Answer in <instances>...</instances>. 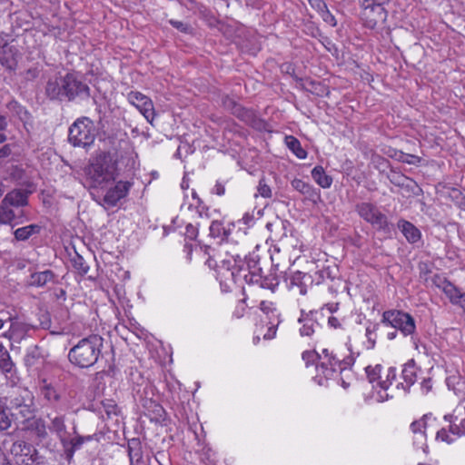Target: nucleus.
I'll return each instance as SVG.
<instances>
[{"mask_svg":"<svg viewBox=\"0 0 465 465\" xmlns=\"http://www.w3.org/2000/svg\"><path fill=\"white\" fill-rule=\"evenodd\" d=\"M6 108L12 114V115L17 117L24 124L25 126L26 124H32V114L25 106H23L17 101L11 100L6 104Z\"/></svg>","mask_w":465,"mask_h":465,"instance_id":"20","label":"nucleus"},{"mask_svg":"<svg viewBox=\"0 0 465 465\" xmlns=\"http://www.w3.org/2000/svg\"><path fill=\"white\" fill-rule=\"evenodd\" d=\"M441 291L446 294L452 304H458L459 295L462 293L458 287H456L452 282H449L443 286Z\"/></svg>","mask_w":465,"mask_h":465,"instance_id":"40","label":"nucleus"},{"mask_svg":"<svg viewBox=\"0 0 465 465\" xmlns=\"http://www.w3.org/2000/svg\"><path fill=\"white\" fill-rule=\"evenodd\" d=\"M170 25H172L174 28L179 30L182 33H189L191 31V26L188 24H185L182 21H177L171 19L169 21Z\"/></svg>","mask_w":465,"mask_h":465,"instance_id":"53","label":"nucleus"},{"mask_svg":"<svg viewBox=\"0 0 465 465\" xmlns=\"http://www.w3.org/2000/svg\"><path fill=\"white\" fill-rule=\"evenodd\" d=\"M355 211L361 219L370 223L374 229L384 232H391V224L388 217L375 204L368 202L359 203L355 205Z\"/></svg>","mask_w":465,"mask_h":465,"instance_id":"5","label":"nucleus"},{"mask_svg":"<svg viewBox=\"0 0 465 465\" xmlns=\"http://www.w3.org/2000/svg\"><path fill=\"white\" fill-rule=\"evenodd\" d=\"M431 419V414H425L420 420H415L411 424V431L413 434L417 435L420 441H423L426 439V428L428 421Z\"/></svg>","mask_w":465,"mask_h":465,"instance_id":"29","label":"nucleus"},{"mask_svg":"<svg viewBox=\"0 0 465 465\" xmlns=\"http://www.w3.org/2000/svg\"><path fill=\"white\" fill-rule=\"evenodd\" d=\"M14 39L9 41L0 35V64L8 71H15L18 64L20 52L12 45Z\"/></svg>","mask_w":465,"mask_h":465,"instance_id":"10","label":"nucleus"},{"mask_svg":"<svg viewBox=\"0 0 465 465\" xmlns=\"http://www.w3.org/2000/svg\"><path fill=\"white\" fill-rule=\"evenodd\" d=\"M213 193L220 196L223 195L225 193V188L223 184H222L221 183H216L213 188Z\"/></svg>","mask_w":465,"mask_h":465,"instance_id":"64","label":"nucleus"},{"mask_svg":"<svg viewBox=\"0 0 465 465\" xmlns=\"http://www.w3.org/2000/svg\"><path fill=\"white\" fill-rule=\"evenodd\" d=\"M49 420V424L47 426L48 430L56 435V437L60 440L61 444L63 443V440L67 438V430L65 425V416L64 415H55L51 416L47 415Z\"/></svg>","mask_w":465,"mask_h":465,"instance_id":"19","label":"nucleus"},{"mask_svg":"<svg viewBox=\"0 0 465 465\" xmlns=\"http://www.w3.org/2000/svg\"><path fill=\"white\" fill-rule=\"evenodd\" d=\"M298 322L302 324L300 328L301 336L311 337L320 327L319 323L310 317L309 314H306L305 317L302 316L299 318Z\"/></svg>","mask_w":465,"mask_h":465,"instance_id":"28","label":"nucleus"},{"mask_svg":"<svg viewBox=\"0 0 465 465\" xmlns=\"http://www.w3.org/2000/svg\"><path fill=\"white\" fill-rule=\"evenodd\" d=\"M232 114L252 128L261 130L264 126V122L256 115L254 111L245 108L240 104Z\"/></svg>","mask_w":465,"mask_h":465,"instance_id":"16","label":"nucleus"},{"mask_svg":"<svg viewBox=\"0 0 465 465\" xmlns=\"http://www.w3.org/2000/svg\"><path fill=\"white\" fill-rule=\"evenodd\" d=\"M401 188L403 190L402 194L407 197L411 195L419 196L422 193L421 188L414 180L411 179L410 177L407 179V182L404 183V185L401 186Z\"/></svg>","mask_w":465,"mask_h":465,"instance_id":"38","label":"nucleus"},{"mask_svg":"<svg viewBox=\"0 0 465 465\" xmlns=\"http://www.w3.org/2000/svg\"><path fill=\"white\" fill-rule=\"evenodd\" d=\"M361 19L365 27L374 29L386 23L388 18L387 8L371 5H361Z\"/></svg>","mask_w":465,"mask_h":465,"instance_id":"11","label":"nucleus"},{"mask_svg":"<svg viewBox=\"0 0 465 465\" xmlns=\"http://www.w3.org/2000/svg\"><path fill=\"white\" fill-rule=\"evenodd\" d=\"M40 70L37 67H32L25 72V79L27 81H34L39 77Z\"/></svg>","mask_w":465,"mask_h":465,"instance_id":"55","label":"nucleus"},{"mask_svg":"<svg viewBox=\"0 0 465 465\" xmlns=\"http://www.w3.org/2000/svg\"><path fill=\"white\" fill-rule=\"evenodd\" d=\"M312 177L322 188H329L332 183V178L325 173L321 165H317L312 170Z\"/></svg>","mask_w":465,"mask_h":465,"instance_id":"31","label":"nucleus"},{"mask_svg":"<svg viewBox=\"0 0 465 465\" xmlns=\"http://www.w3.org/2000/svg\"><path fill=\"white\" fill-rule=\"evenodd\" d=\"M431 282H432L433 285H435L439 289L442 290L443 286L445 284H447L450 281H448L447 278H445L440 274H434L431 277Z\"/></svg>","mask_w":465,"mask_h":465,"instance_id":"54","label":"nucleus"},{"mask_svg":"<svg viewBox=\"0 0 465 465\" xmlns=\"http://www.w3.org/2000/svg\"><path fill=\"white\" fill-rule=\"evenodd\" d=\"M94 127L88 117L76 119L69 128L68 140L74 146L86 147L94 141Z\"/></svg>","mask_w":465,"mask_h":465,"instance_id":"4","label":"nucleus"},{"mask_svg":"<svg viewBox=\"0 0 465 465\" xmlns=\"http://www.w3.org/2000/svg\"><path fill=\"white\" fill-rule=\"evenodd\" d=\"M198 235V228L197 226L193 225L192 223H188L185 227V236L190 240L196 239Z\"/></svg>","mask_w":465,"mask_h":465,"instance_id":"56","label":"nucleus"},{"mask_svg":"<svg viewBox=\"0 0 465 465\" xmlns=\"http://www.w3.org/2000/svg\"><path fill=\"white\" fill-rule=\"evenodd\" d=\"M84 172L89 188H106L118 175L117 159L111 152H100L90 160Z\"/></svg>","mask_w":465,"mask_h":465,"instance_id":"1","label":"nucleus"},{"mask_svg":"<svg viewBox=\"0 0 465 465\" xmlns=\"http://www.w3.org/2000/svg\"><path fill=\"white\" fill-rule=\"evenodd\" d=\"M45 94L50 101L68 103L67 73L49 78L45 87Z\"/></svg>","mask_w":465,"mask_h":465,"instance_id":"8","label":"nucleus"},{"mask_svg":"<svg viewBox=\"0 0 465 465\" xmlns=\"http://www.w3.org/2000/svg\"><path fill=\"white\" fill-rule=\"evenodd\" d=\"M391 4V0H362L361 5H371V6H380L383 8H387V6Z\"/></svg>","mask_w":465,"mask_h":465,"instance_id":"52","label":"nucleus"},{"mask_svg":"<svg viewBox=\"0 0 465 465\" xmlns=\"http://www.w3.org/2000/svg\"><path fill=\"white\" fill-rule=\"evenodd\" d=\"M354 359L351 356L346 357L343 360H340L339 367L341 371L345 370L347 367H350L353 364Z\"/></svg>","mask_w":465,"mask_h":465,"instance_id":"61","label":"nucleus"},{"mask_svg":"<svg viewBox=\"0 0 465 465\" xmlns=\"http://www.w3.org/2000/svg\"><path fill=\"white\" fill-rule=\"evenodd\" d=\"M11 154V147L9 144H5L0 148V159L5 158Z\"/></svg>","mask_w":465,"mask_h":465,"instance_id":"63","label":"nucleus"},{"mask_svg":"<svg viewBox=\"0 0 465 465\" xmlns=\"http://www.w3.org/2000/svg\"><path fill=\"white\" fill-rule=\"evenodd\" d=\"M386 326L399 330L404 336L412 335L416 325L413 317L403 311L389 310L382 313L381 322Z\"/></svg>","mask_w":465,"mask_h":465,"instance_id":"7","label":"nucleus"},{"mask_svg":"<svg viewBox=\"0 0 465 465\" xmlns=\"http://www.w3.org/2000/svg\"><path fill=\"white\" fill-rule=\"evenodd\" d=\"M10 453L17 465H42L45 458L31 444L23 440L13 442Z\"/></svg>","mask_w":465,"mask_h":465,"instance_id":"6","label":"nucleus"},{"mask_svg":"<svg viewBox=\"0 0 465 465\" xmlns=\"http://www.w3.org/2000/svg\"><path fill=\"white\" fill-rule=\"evenodd\" d=\"M402 378L408 386L412 385L416 381V368L413 360L404 365L402 370Z\"/></svg>","mask_w":465,"mask_h":465,"instance_id":"39","label":"nucleus"},{"mask_svg":"<svg viewBox=\"0 0 465 465\" xmlns=\"http://www.w3.org/2000/svg\"><path fill=\"white\" fill-rule=\"evenodd\" d=\"M28 193L29 192L22 189L13 190L5 195L4 201L11 206H25L28 203Z\"/></svg>","mask_w":465,"mask_h":465,"instance_id":"25","label":"nucleus"},{"mask_svg":"<svg viewBox=\"0 0 465 465\" xmlns=\"http://www.w3.org/2000/svg\"><path fill=\"white\" fill-rule=\"evenodd\" d=\"M104 338L98 334H92L81 339L72 347L68 353L71 363L80 368L94 366L102 355Z\"/></svg>","mask_w":465,"mask_h":465,"instance_id":"2","label":"nucleus"},{"mask_svg":"<svg viewBox=\"0 0 465 465\" xmlns=\"http://www.w3.org/2000/svg\"><path fill=\"white\" fill-rule=\"evenodd\" d=\"M133 183L130 182L119 181L116 184L110 188L104 196V202L107 205L115 206L118 202L124 198L132 187Z\"/></svg>","mask_w":465,"mask_h":465,"instance_id":"15","label":"nucleus"},{"mask_svg":"<svg viewBox=\"0 0 465 465\" xmlns=\"http://www.w3.org/2000/svg\"><path fill=\"white\" fill-rule=\"evenodd\" d=\"M7 126V122L5 116L0 115V143H3L6 140V136L5 134V131Z\"/></svg>","mask_w":465,"mask_h":465,"instance_id":"59","label":"nucleus"},{"mask_svg":"<svg viewBox=\"0 0 465 465\" xmlns=\"http://www.w3.org/2000/svg\"><path fill=\"white\" fill-rule=\"evenodd\" d=\"M15 367L8 351L0 343V370L4 373H10Z\"/></svg>","mask_w":465,"mask_h":465,"instance_id":"35","label":"nucleus"},{"mask_svg":"<svg viewBox=\"0 0 465 465\" xmlns=\"http://www.w3.org/2000/svg\"><path fill=\"white\" fill-rule=\"evenodd\" d=\"M230 234V230H226L223 223L219 221L212 222L210 225V236L214 239H220L221 241H224L228 238Z\"/></svg>","mask_w":465,"mask_h":465,"instance_id":"36","label":"nucleus"},{"mask_svg":"<svg viewBox=\"0 0 465 465\" xmlns=\"http://www.w3.org/2000/svg\"><path fill=\"white\" fill-rule=\"evenodd\" d=\"M2 400L15 420L32 416L35 412L34 396L26 388H13Z\"/></svg>","mask_w":465,"mask_h":465,"instance_id":"3","label":"nucleus"},{"mask_svg":"<svg viewBox=\"0 0 465 465\" xmlns=\"http://www.w3.org/2000/svg\"><path fill=\"white\" fill-rule=\"evenodd\" d=\"M340 359H338L335 355L330 356L325 361H322L320 365L317 366L318 369H321L322 374L328 378L331 376L336 369V366H339Z\"/></svg>","mask_w":465,"mask_h":465,"instance_id":"33","label":"nucleus"},{"mask_svg":"<svg viewBox=\"0 0 465 465\" xmlns=\"http://www.w3.org/2000/svg\"><path fill=\"white\" fill-rule=\"evenodd\" d=\"M232 114L252 128L261 130L264 126V122L256 115L254 111L245 108L240 104Z\"/></svg>","mask_w":465,"mask_h":465,"instance_id":"17","label":"nucleus"},{"mask_svg":"<svg viewBox=\"0 0 465 465\" xmlns=\"http://www.w3.org/2000/svg\"><path fill=\"white\" fill-rule=\"evenodd\" d=\"M381 369L382 367L380 364L376 365L375 367H366L365 371L370 382H374L378 380L380 381L381 380Z\"/></svg>","mask_w":465,"mask_h":465,"instance_id":"44","label":"nucleus"},{"mask_svg":"<svg viewBox=\"0 0 465 465\" xmlns=\"http://www.w3.org/2000/svg\"><path fill=\"white\" fill-rule=\"evenodd\" d=\"M24 361L27 368L36 367L43 363L44 354L42 349L38 345L28 348Z\"/></svg>","mask_w":465,"mask_h":465,"instance_id":"26","label":"nucleus"},{"mask_svg":"<svg viewBox=\"0 0 465 465\" xmlns=\"http://www.w3.org/2000/svg\"><path fill=\"white\" fill-rule=\"evenodd\" d=\"M54 273L51 270L34 272L30 275L29 284L35 287H44L47 282H54Z\"/></svg>","mask_w":465,"mask_h":465,"instance_id":"27","label":"nucleus"},{"mask_svg":"<svg viewBox=\"0 0 465 465\" xmlns=\"http://www.w3.org/2000/svg\"><path fill=\"white\" fill-rule=\"evenodd\" d=\"M398 227L410 243H415L420 240L421 233L413 223L401 219L398 222Z\"/></svg>","mask_w":465,"mask_h":465,"instance_id":"22","label":"nucleus"},{"mask_svg":"<svg viewBox=\"0 0 465 465\" xmlns=\"http://www.w3.org/2000/svg\"><path fill=\"white\" fill-rule=\"evenodd\" d=\"M128 456L131 465H139L143 462V448L141 440L133 438L128 440Z\"/></svg>","mask_w":465,"mask_h":465,"instance_id":"24","label":"nucleus"},{"mask_svg":"<svg viewBox=\"0 0 465 465\" xmlns=\"http://www.w3.org/2000/svg\"><path fill=\"white\" fill-rule=\"evenodd\" d=\"M193 197L196 201V205L194 206L193 203H190L189 206L187 207V209L188 210L194 209L200 218H203V216H205L207 218L208 217V213H207L208 208L203 204V201L199 197H197L195 192H193Z\"/></svg>","mask_w":465,"mask_h":465,"instance_id":"42","label":"nucleus"},{"mask_svg":"<svg viewBox=\"0 0 465 465\" xmlns=\"http://www.w3.org/2000/svg\"><path fill=\"white\" fill-rule=\"evenodd\" d=\"M247 271L248 270L239 268V270L237 271V273L232 272V275L233 277H242L246 282H258L257 279L254 280V278L257 277V274L255 272H248V273H246Z\"/></svg>","mask_w":465,"mask_h":465,"instance_id":"47","label":"nucleus"},{"mask_svg":"<svg viewBox=\"0 0 465 465\" xmlns=\"http://www.w3.org/2000/svg\"><path fill=\"white\" fill-rule=\"evenodd\" d=\"M41 394L51 405L55 406L62 401V395L59 391L52 384H45L41 388Z\"/></svg>","mask_w":465,"mask_h":465,"instance_id":"30","label":"nucleus"},{"mask_svg":"<svg viewBox=\"0 0 465 465\" xmlns=\"http://www.w3.org/2000/svg\"><path fill=\"white\" fill-rule=\"evenodd\" d=\"M10 206L4 200L2 201L0 205V223H11L15 218V214Z\"/></svg>","mask_w":465,"mask_h":465,"instance_id":"41","label":"nucleus"},{"mask_svg":"<svg viewBox=\"0 0 465 465\" xmlns=\"http://www.w3.org/2000/svg\"><path fill=\"white\" fill-rule=\"evenodd\" d=\"M291 184L295 191L299 192L310 201L316 202V199L319 198L318 191L309 183L301 179H293Z\"/></svg>","mask_w":465,"mask_h":465,"instance_id":"21","label":"nucleus"},{"mask_svg":"<svg viewBox=\"0 0 465 465\" xmlns=\"http://www.w3.org/2000/svg\"><path fill=\"white\" fill-rule=\"evenodd\" d=\"M310 84L312 86L311 91L316 94L317 95H322L324 93H326V94H329L328 87L322 84L321 83L311 81Z\"/></svg>","mask_w":465,"mask_h":465,"instance_id":"51","label":"nucleus"},{"mask_svg":"<svg viewBox=\"0 0 465 465\" xmlns=\"http://www.w3.org/2000/svg\"><path fill=\"white\" fill-rule=\"evenodd\" d=\"M287 147L299 158L305 159L307 152L302 147L300 141L292 135L285 137Z\"/></svg>","mask_w":465,"mask_h":465,"instance_id":"34","label":"nucleus"},{"mask_svg":"<svg viewBox=\"0 0 465 465\" xmlns=\"http://www.w3.org/2000/svg\"><path fill=\"white\" fill-rule=\"evenodd\" d=\"M73 434L74 437H67L65 440H63L62 443L65 457L68 460L73 459L74 452L78 450L84 443L93 440L95 436V434L82 436L76 431L75 428H74Z\"/></svg>","mask_w":465,"mask_h":465,"instance_id":"14","label":"nucleus"},{"mask_svg":"<svg viewBox=\"0 0 465 465\" xmlns=\"http://www.w3.org/2000/svg\"><path fill=\"white\" fill-rule=\"evenodd\" d=\"M232 114L252 128L261 130L264 126V122L256 115L254 111L245 108L240 104Z\"/></svg>","mask_w":465,"mask_h":465,"instance_id":"18","label":"nucleus"},{"mask_svg":"<svg viewBox=\"0 0 465 465\" xmlns=\"http://www.w3.org/2000/svg\"><path fill=\"white\" fill-rule=\"evenodd\" d=\"M73 266L82 275L86 274L89 270V266L86 264L84 258L80 255H77L75 258H74Z\"/></svg>","mask_w":465,"mask_h":465,"instance_id":"45","label":"nucleus"},{"mask_svg":"<svg viewBox=\"0 0 465 465\" xmlns=\"http://www.w3.org/2000/svg\"><path fill=\"white\" fill-rule=\"evenodd\" d=\"M259 194L264 198L272 197V190L270 186L265 183L264 179H261L257 187Z\"/></svg>","mask_w":465,"mask_h":465,"instance_id":"50","label":"nucleus"},{"mask_svg":"<svg viewBox=\"0 0 465 465\" xmlns=\"http://www.w3.org/2000/svg\"><path fill=\"white\" fill-rule=\"evenodd\" d=\"M21 420L22 430L32 433L36 440L42 441L48 437L47 426L42 418L33 414Z\"/></svg>","mask_w":465,"mask_h":465,"instance_id":"12","label":"nucleus"},{"mask_svg":"<svg viewBox=\"0 0 465 465\" xmlns=\"http://www.w3.org/2000/svg\"><path fill=\"white\" fill-rule=\"evenodd\" d=\"M68 103L85 102L91 97V88L75 74L67 73Z\"/></svg>","mask_w":465,"mask_h":465,"instance_id":"9","label":"nucleus"},{"mask_svg":"<svg viewBox=\"0 0 465 465\" xmlns=\"http://www.w3.org/2000/svg\"><path fill=\"white\" fill-rule=\"evenodd\" d=\"M380 324L374 323L372 326H368L366 328V337H367V348L373 349L376 344V334L375 332L379 329Z\"/></svg>","mask_w":465,"mask_h":465,"instance_id":"43","label":"nucleus"},{"mask_svg":"<svg viewBox=\"0 0 465 465\" xmlns=\"http://www.w3.org/2000/svg\"><path fill=\"white\" fill-rule=\"evenodd\" d=\"M40 232V226L37 224H30L25 227L16 229L14 232V235L16 241H26L33 234H36Z\"/></svg>","mask_w":465,"mask_h":465,"instance_id":"32","label":"nucleus"},{"mask_svg":"<svg viewBox=\"0 0 465 465\" xmlns=\"http://www.w3.org/2000/svg\"><path fill=\"white\" fill-rule=\"evenodd\" d=\"M222 104L231 114L235 110L239 104L232 97L225 95L222 98Z\"/></svg>","mask_w":465,"mask_h":465,"instance_id":"49","label":"nucleus"},{"mask_svg":"<svg viewBox=\"0 0 465 465\" xmlns=\"http://www.w3.org/2000/svg\"><path fill=\"white\" fill-rule=\"evenodd\" d=\"M289 288H298L301 295L307 293V282H312L311 276L300 271L292 272L289 277Z\"/></svg>","mask_w":465,"mask_h":465,"instance_id":"23","label":"nucleus"},{"mask_svg":"<svg viewBox=\"0 0 465 465\" xmlns=\"http://www.w3.org/2000/svg\"><path fill=\"white\" fill-rule=\"evenodd\" d=\"M6 411L7 409L0 397V431H5L12 426L13 417Z\"/></svg>","mask_w":465,"mask_h":465,"instance_id":"37","label":"nucleus"},{"mask_svg":"<svg viewBox=\"0 0 465 465\" xmlns=\"http://www.w3.org/2000/svg\"><path fill=\"white\" fill-rule=\"evenodd\" d=\"M436 439L449 444L453 441V439L448 434V431L444 428L437 432Z\"/></svg>","mask_w":465,"mask_h":465,"instance_id":"58","label":"nucleus"},{"mask_svg":"<svg viewBox=\"0 0 465 465\" xmlns=\"http://www.w3.org/2000/svg\"><path fill=\"white\" fill-rule=\"evenodd\" d=\"M318 357L322 359V355L315 353L314 351H304L302 353V359L309 363L311 361H314V358Z\"/></svg>","mask_w":465,"mask_h":465,"instance_id":"62","label":"nucleus"},{"mask_svg":"<svg viewBox=\"0 0 465 465\" xmlns=\"http://www.w3.org/2000/svg\"><path fill=\"white\" fill-rule=\"evenodd\" d=\"M127 99L141 112L149 123H152L154 118V108L149 97L140 92H130L127 94Z\"/></svg>","mask_w":465,"mask_h":465,"instance_id":"13","label":"nucleus"},{"mask_svg":"<svg viewBox=\"0 0 465 465\" xmlns=\"http://www.w3.org/2000/svg\"><path fill=\"white\" fill-rule=\"evenodd\" d=\"M388 178L392 184L401 188V185H404V183L407 182L409 177L401 173L391 172L388 175Z\"/></svg>","mask_w":465,"mask_h":465,"instance_id":"46","label":"nucleus"},{"mask_svg":"<svg viewBox=\"0 0 465 465\" xmlns=\"http://www.w3.org/2000/svg\"><path fill=\"white\" fill-rule=\"evenodd\" d=\"M39 320H40V326L43 329L48 330L51 327V324H52L51 318L47 312L41 313Z\"/></svg>","mask_w":465,"mask_h":465,"instance_id":"57","label":"nucleus"},{"mask_svg":"<svg viewBox=\"0 0 465 465\" xmlns=\"http://www.w3.org/2000/svg\"><path fill=\"white\" fill-rule=\"evenodd\" d=\"M396 378V370L392 367L388 369V373L386 376V380H381L379 381V386L383 389L387 390L389 386L391 384V381H393Z\"/></svg>","mask_w":465,"mask_h":465,"instance_id":"48","label":"nucleus"},{"mask_svg":"<svg viewBox=\"0 0 465 465\" xmlns=\"http://www.w3.org/2000/svg\"><path fill=\"white\" fill-rule=\"evenodd\" d=\"M104 408L108 416H110L111 414L116 415L117 413V406L112 401H109L107 403H104Z\"/></svg>","mask_w":465,"mask_h":465,"instance_id":"60","label":"nucleus"}]
</instances>
